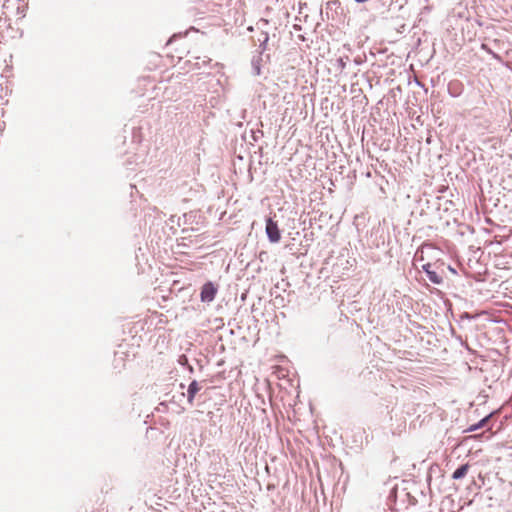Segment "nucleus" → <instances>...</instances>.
<instances>
[{"instance_id":"1","label":"nucleus","mask_w":512,"mask_h":512,"mask_svg":"<svg viewBox=\"0 0 512 512\" xmlns=\"http://www.w3.org/2000/svg\"><path fill=\"white\" fill-rule=\"evenodd\" d=\"M266 234L272 243H277L281 239L278 224L272 218H268L266 221Z\"/></svg>"},{"instance_id":"2","label":"nucleus","mask_w":512,"mask_h":512,"mask_svg":"<svg viewBox=\"0 0 512 512\" xmlns=\"http://www.w3.org/2000/svg\"><path fill=\"white\" fill-rule=\"evenodd\" d=\"M217 287L212 282L205 283L201 288L200 298L202 302H212L217 294Z\"/></svg>"},{"instance_id":"3","label":"nucleus","mask_w":512,"mask_h":512,"mask_svg":"<svg viewBox=\"0 0 512 512\" xmlns=\"http://www.w3.org/2000/svg\"><path fill=\"white\" fill-rule=\"evenodd\" d=\"M423 270L427 273V276L434 284H441L443 278L434 270H431V264H424Z\"/></svg>"},{"instance_id":"4","label":"nucleus","mask_w":512,"mask_h":512,"mask_svg":"<svg viewBox=\"0 0 512 512\" xmlns=\"http://www.w3.org/2000/svg\"><path fill=\"white\" fill-rule=\"evenodd\" d=\"M200 389H201V386L199 385V383L196 380H194L190 383L188 390H187L188 403L193 404L194 398H195L196 394L200 391Z\"/></svg>"},{"instance_id":"5","label":"nucleus","mask_w":512,"mask_h":512,"mask_svg":"<svg viewBox=\"0 0 512 512\" xmlns=\"http://www.w3.org/2000/svg\"><path fill=\"white\" fill-rule=\"evenodd\" d=\"M468 470H469V465L464 464L454 471L452 478L453 479H461L466 476V474L468 473Z\"/></svg>"},{"instance_id":"6","label":"nucleus","mask_w":512,"mask_h":512,"mask_svg":"<svg viewBox=\"0 0 512 512\" xmlns=\"http://www.w3.org/2000/svg\"><path fill=\"white\" fill-rule=\"evenodd\" d=\"M489 417H490V415L483 418L479 423L472 425L469 430L475 431V430L483 427L485 425V423L488 421Z\"/></svg>"}]
</instances>
